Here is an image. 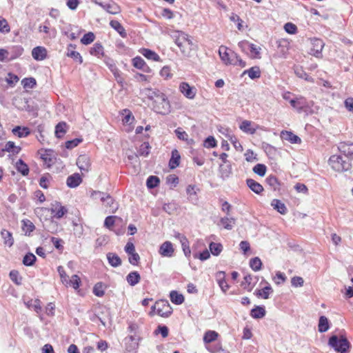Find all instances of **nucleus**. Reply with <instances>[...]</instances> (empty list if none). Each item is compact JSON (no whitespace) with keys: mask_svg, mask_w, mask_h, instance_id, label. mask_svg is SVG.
I'll return each mask as SVG.
<instances>
[{"mask_svg":"<svg viewBox=\"0 0 353 353\" xmlns=\"http://www.w3.org/2000/svg\"><path fill=\"white\" fill-rule=\"evenodd\" d=\"M142 94L152 101V108L156 112L166 114L170 112V102L166 96L161 91L145 88L142 90Z\"/></svg>","mask_w":353,"mask_h":353,"instance_id":"f257e3e1","label":"nucleus"},{"mask_svg":"<svg viewBox=\"0 0 353 353\" xmlns=\"http://www.w3.org/2000/svg\"><path fill=\"white\" fill-rule=\"evenodd\" d=\"M328 345L339 353H347L350 347V342L343 336L339 338L336 335H332L329 339Z\"/></svg>","mask_w":353,"mask_h":353,"instance_id":"f03ea898","label":"nucleus"},{"mask_svg":"<svg viewBox=\"0 0 353 353\" xmlns=\"http://www.w3.org/2000/svg\"><path fill=\"white\" fill-rule=\"evenodd\" d=\"M329 164L336 172L348 170L351 167V163L341 155L334 154L329 159Z\"/></svg>","mask_w":353,"mask_h":353,"instance_id":"7ed1b4c3","label":"nucleus"},{"mask_svg":"<svg viewBox=\"0 0 353 353\" xmlns=\"http://www.w3.org/2000/svg\"><path fill=\"white\" fill-rule=\"evenodd\" d=\"M99 196L103 205L109 208L110 213H114L117 210L119 205L110 194L94 191L92 196Z\"/></svg>","mask_w":353,"mask_h":353,"instance_id":"20e7f679","label":"nucleus"},{"mask_svg":"<svg viewBox=\"0 0 353 353\" xmlns=\"http://www.w3.org/2000/svg\"><path fill=\"white\" fill-rule=\"evenodd\" d=\"M92 1L110 14H117L121 12L120 7L112 0H92Z\"/></svg>","mask_w":353,"mask_h":353,"instance_id":"39448f33","label":"nucleus"},{"mask_svg":"<svg viewBox=\"0 0 353 353\" xmlns=\"http://www.w3.org/2000/svg\"><path fill=\"white\" fill-rule=\"evenodd\" d=\"M174 40L183 54H186L192 45V41L189 39L188 35L183 32H178Z\"/></svg>","mask_w":353,"mask_h":353,"instance_id":"423d86ee","label":"nucleus"},{"mask_svg":"<svg viewBox=\"0 0 353 353\" xmlns=\"http://www.w3.org/2000/svg\"><path fill=\"white\" fill-rule=\"evenodd\" d=\"M152 309L157 310V313L162 317H168L172 313V308L167 301H157Z\"/></svg>","mask_w":353,"mask_h":353,"instance_id":"0eeeda50","label":"nucleus"},{"mask_svg":"<svg viewBox=\"0 0 353 353\" xmlns=\"http://www.w3.org/2000/svg\"><path fill=\"white\" fill-rule=\"evenodd\" d=\"M77 165L83 172H88L90 166V159L86 154L80 155L77 160Z\"/></svg>","mask_w":353,"mask_h":353,"instance_id":"6e6552de","label":"nucleus"},{"mask_svg":"<svg viewBox=\"0 0 353 353\" xmlns=\"http://www.w3.org/2000/svg\"><path fill=\"white\" fill-rule=\"evenodd\" d=\"M338 149L347 158L353 159V143L341 142L338 145Z\"/></svg>","mask_w":353,"mask_h":353,"instance_id":"1a4fd4ad","label":"nucleus"},{"mask_svg":"<svg viewBox=\"0 0 353 353\" xmlns=\"http://www.w3.org/2000/svg\"><path fill=\"white\" fill-rule=\"evenodd\" d=\"M174 250L171 242L165 241L161 244L159 248V254L165 257H171L173 256Z\"/></svg>","mask_w":353,"mask_h":353,"instance_id":"9d476101","label":"nucleus"},{"mask_svg":"<svg viewBox=\"0 0 353 353\" xmlns=\"http://www.w3.org/2000/svg\"><path fill=\"white\" fill-rule=\"evenodd\" d=\"M179 90L183 94V95L188 99H192L195 97V88L190 87V85L186 82H182L180 84Z\"/></svg>","mask_w":353,"mask_h":353,"instance_id":"9b49d317","label":"nucleus"},{"mask_svg":"<svg viewBox=\"0 0 353 353\" xmlns=\"http://www.w3.org/2000/svg\"><path fill=\"white\" fill-rule=\"evenodd\" d=\"M312 48H311V51L312 52V54L316 57H320L324 47L323 41L319 39H314L312 41Z\"/></svg>","mask_w":353,"mask_h":353,"instance_id":"f8f14e48","label":"nucleus"},{"mask_svg":"<svg viewBox=\"0 0 353 353\" xmlns=\"http://www.w3.org/2000/svg\"><path fill=\"white\" fill-rule=\"evenodd\" d=\"M50 210L52 214H54V216L57 219L62 218L68 212L66 208L61 205L59 203H56L53 205Z\"/></svg>","mask_w":353,"mask_h":353,"instance_id":"ddd939ff","label":"nucleus"},{"mask_svg":"<svg viewBox=\"0 0 353 353\" xmlns=\"http://www.w3.org/2000/svg\"><path fill=\"white\" fill-rule=\"evenodd\" d=\"M32 55L34 59L37 61H41L46 59L47 51L45 48L37 46L33 48L32 51Z\"/></svg>","mask_w":353,"mask_h":353,"instance_id":"4468645a","label":"nucleus"},{"mask_svg":"<svg viewBox=\"0 0 353 353\" xmlns=\"http://www.w3.org/2000/svg\"><path fill=\"white\" fill-rule=\"evenodd\" d=\"M281 137L283 140L288 141L291 143H300L301 141L298 136L288 131H282L281 132Z\"/></svg>","mask_w":353,"mask_h":353,"instance_id":"2eb2a0df","label":"nucleus"},{"mask_svg":"<svg viewBox=\"0 0 353 353\" xmlns=\"http://www.w3.org/2000/svg\"><path fill=\"white\" fill-rule=\"evenodd\" d=\"M1 236L3 240V244L5 246L10 248L13 245L14 241L12 234L10 232L6 229H3L1 231Z\"/></svg>","mask_w":353,"mask_h":353,"instance_id":"dca6fc26","label":"nucleus"},{"mask_svg":"<svg viewBox=\"0 0 353 353\" xmlns=\"http://www.w3.org/2000/svg\"><path fill=\"white\" fill-rule=\"evenodd\" d=\"M239 128L244 132L253 134L256 132L257 125L253 126L250 121L245 120L241 123Z\"/></svg>","mask_w":353,"mask_h":353,"instance_id":"f3484780","label":"nucleus"},{"mask_svg":"<svg viewBox=\"0 0 353 353\" xmlns=\"http://www.w3.org/2000/svg\"><path fill=\"white\" fill-rule=\"evenodd\" d=\"M216 279L221 290L223 292H226L230 286L225 280V272L222 271L218 272L216 274Z\"/></svg>","mask_w":353,"mask_h":353,"instance_id":"a211bd4d","label":"nucleus"},{"mask_svg":"<svg viewBox=\"0 0 353 353\" xmlns=\"http://www.w3.org/2000/svg\"><path fill=\"white\" fill-rule=\"evenodd\" d=\"M106 256L108 263L112 267L117 268L121 265V259L116 253L108 252Z\"/></svg>","mask_w":353,"mask_h":353,"instance_id":"6ab92c4d","label":"nucleus"},{"mask_svg":"<svg viewBox=\"0 0 353 353\" xmlns=\"http://www.w3.org/2000/svg\"><path fill=\"white\" fill-rule=\"evenodd\" d=\"M141 276L137 271L130 272L126 276L128 283L131 286H134L139 283Z\"/></svg>","mask_w":353,"mask_h":353,"instance_id":"aec40b11","label":"nucleus"},{"mask_svg":"<svg viewBox=\"0 0 353 353\" xmlns=\"http://www.w3.org/2000/svg\"><path fill=\"white\" fill-rule=\"evenodd\" d=\"M82 181V179L79 174L70 175L67 179V185L70 188L77 187Z\"/></svg>","mask_w":353,"mask_h":353,"instance_id":"412c9836","label":"nucleus"},{"mask_svg":"<svg viewBox=\"0 0 353 353\" xmlns=\"http://www.w3.org/2000/svg\"><path fill=\"white\" fill-rule=\"evenodd\" d=\"M110 26L114 30H115L121 37L125 38L127 37V33L125 32V28L118 21H117V20L110 21Z\"/></svg>","mask_w":353,"mask_h":353,"instance_id":"4be33fe9","label":"nucleus"},{"mask_svg":"<svg viewBox=\"0 0 353 353\" xmlns=\"http://www.w3.org/2000/svg\"><path fill=\"white\" fill-rule=\"evenodd\" d=\"M248 186L256 194H260L263 191V186L258 182L252 179H248L246 181Z\"/></svg>","mask_w":353,"mask_h":353,"instance_id":"5701e85b","label":"nucleus"},{"mask_svg":"<svg viewBox=\"0 0 353 353\" xmlns=\"http://www.w3.org/2000/svg\"><path fill=\"white\" fill-rule=\"evenodd\" d=\"M180 154L176 150H174L172 151V157L169 161V166L171 169H174L179 165L180 161Z\"/></svg>","mask_w":353,"mask_h":353,"instance_id":"b1692460","label":"nucleus"},{"mask_svg":"<svg viewBox=\"0 0 353 353\" xmlns=\"http://www.w3.org/2000/svg\"><path fill=\"white\" fill-rule=\"evenodd\" d=\"M271 205L281 214H285L287 213V208L285 204L279 199H273Z\"/></svg>","mask_w":353,"mask_h":353,"instance_id":"393cba45","label":"nucleus"},{"mask_svg":"<svg viewBox=\"0 0 353 353\" xmlns=\"http://www.w3.org/2000/svg\"><path fill=\"white\" fill-rule=\"evenodd\" d=\"M74 48V46L73 45H69L68 48L67 56L72 58L74 60L78 61L79 63H81L83 62L82 57L78 52L74 51L73 50Z\"/></svg>","mask_w":353,"mask_h":353,"instance_id":"a878e982","label":"nucleus"},{"mask_svg":"<svg viewBox=\"0 0 353 353\" xmlns=\"http://www.w3.org/2000/svg\"><path fill=\"white\" fill-rule=\"evenodd\" d=\"M295 74L301 79H303L309 82H314L312 77H310L301 66H296L294 68Z\"/></svg>","mask_w":353,"mask_h":353,"instance_id":"bb28decb","label":"nucleus"},{"mask_svg":"<svg viewBox=\"0 0 353 353\" xmlns=\"http://www.w3.org/2000/svg\"><path fill=\"white\" fill-rule=\"evenodd\" d=\"M141 53L148 59L159 61L160 60V57L154 51L143 48L141 50Z\"/></svg>","mask_w":353,"mask_h":353,"instance_id":"cd10ccee","label":"nucleus"},{"mask_svg":"<svg viewBox=\"0 0 353 353\" xmlns=\"http://www.w3.org/2000/svg\"><path fill=\"white\" fill-rule=\"evenodd\" d=\"M265 310L264 307L256 306L250 312V315L254 319H262L265 315Z\"/></svg>","mask_w":353,"mask_h":353,"instance_id":"c85d7f7f","label":"nucleus"},{"mask_svg":"<svg viewBox=\"0 0 353 353\" xmlns=\"http://www.w3.org/2000/svg\"><path fill=\"white\" fill-rule=\"evenodd\" d=\"M34 229L35 226L31 221L28 219L22 221V230L25 232L26 235L30 236Z\"/></svg>","mask_w":353,"mask_h":353,"instance_id":"c756f323","label":"nucleus"},{"mask_svg":"<svg viewBox=\"0 0 353 353\" xmlns=\"http://www.w3.org/2000/svg\"><path fill=\"white\" fill-rule=\"evenodd\" d=\"M220 223L225 229L230 230L235 225L236 219L234 218H229L225 216L221 219Z\"/></svg>","mask_w":353,"mask_h":353,"instance_id":"7c9ffc66","label":"nucleus"},{"mask_svg":"<svg viewBox=\"0 0 353 353\" xmlns=\"http://www.w3.org/2000/svg\"><path fill=\"white\" fill-rule=\"evenodd\" d=\"M16 168L22 175L26 176L29 173V168L26 163L21 159H19L16 163Z\"/></svg>","mask_w":353,"mask_h":353,"instance_id":"2f4dec72","label":"nucleus"},{"mask_svg":"<svg viewBox=\"0 0 353 353\" xmlns=\"http://www.w3.org/2000/svg\"><path fill=\"white\" fill-rule=\"evenodd\" d=\"M219 334L213 330L207 331L203 336V342L205 343H210L216 340Z\"/></svg>","mask_w":353,"mask_h":353,"instance_id":"473e14b6","label":"nucleus"},{"mask_svg":"<svg viewBox=\"0 0 353 353\" xmlns=\"http://www.w3.org/2000/svg\"><path fill=\"white\" fill-rule=\"evenodd\" d=\"M290 105L299 110H301L305 105V99L303 97H299L290 101Z\"/></svg>","mask_w":353,"mask_h":353,"instance_id":"72a5a7b5","label":"nucleus"},{"mask_svg":"<svg viewBox=\"0 0 353 353\" xmlns=\"http://www.w3.org/2000/svg\"><path fill=\"white\" fill-rule=\"evenodd\" d=\"M171 301L176 305H180L184 301V297L181 294L176 291H172L170 294Z\"/></svg>","mask_w":353,"mask_h":353,"instance_id":"f704fd0d","label":"nucleus"},{"mask_svg":"<svg viewBox=\"0 0 353 353\" xmlns=\"http://www.w3.org/2000/svg\"><path fill=\"white\" fill-rule=\"evenodd\" d=\"M90 52L92 55L100 57L103 55V48L99 43H96L92 48H90Z\"/></svg>","mask_w":353,"mask_h":353,"instance_id":"c9c22d12","label":"nucleus"},{"mask_svg":"<svg viewBox=\"0 0 353 353\" xmlns=\"http://www.w3.org/2000/svg\"><path fill=\"white\" fill-rule=\"evenodd\" d=\"M3 150L8 152H12L13 154H18L21 150V148L16 146L14 143L12 141H8L5 144Z\"/></svg>","mask_w":353,"mask_h":353,"instance_id":"e433bc0d","label":"nucleus"},{"mask_svg":"<svg viewBox=\"0 0 353 353\" xmlns=\"http://www.w3.org/2000/svg\"><path fill=\"white\" fill-rule=\"evenodd\" d=\"M66 132V123L65 122L59 123L55 127V134L57 138H61Z\"/></svg>","mask_w":353,"mask_h":353,"instance_id":"4c0bfd02","label":"nucleus"},{"mask_svg":"<svg viewBox=\"0 0 353 353\" xmlns=\"http://www.w3.org/2000/svg\"><path fill=\"white\" fill-rule=\"evenodd\" d=\"M329 327L328 319L325 316H321L319 321V331L320 332H325L328 330Z\"/></svg>","mask_w":353,"mask_h":353,"instance_id":"58836bf2","label":"nucleus"},{"mask_svg":"<svg viewBox=\"0 0 353 353\" xmlns=\"http://www.w3.org/2000/svg\"><path fill=\"white\" fill-rule=\"evenodd\" d=\"M37 260L35 255L31 252L26 254L23 259V264L26 266H32Z\"/></svg>","mask_w":353,"mask_h":353,"instance_id":"ea45409f","label":"nucleus"},{"mask_svg":"<svg viewBox=\"0 0 353 353\" xmlns=\"http://www.w3.org/2000/svg\"><path fill=\"white\" fill-rule=\"evenodd\" d=\"M247 73L252 79H258L261 76V71L259 67H252L249 70L244 71V74Z\"/></svg>","mask_w":353,"mask_h":353,"instance_id":"a19ab883","label":"nucleus"},{"mask_svg":"<svg viewBox=\"0 0 353 353\" xmlns=\"http://www.w3.org/2000/svg\"><path fill=\"white\" fill-rule=\"evenodd\" d=\"M12 132L19 137H26L30 134V130L28 128L17 126L12 130Z\"/></svg>","mask_w":353,"mask_h":353,"instance_id":"79ce46f5","label":"nucleus"},{"mask_svg":"<svg viewBox=\"0 0 353 353\" xmlns=\"http://www.w3.org/2000/svg\"><path fill=\"white\" fill-rule=\"evenodd\" d=\"M272 292V289L270 285L265 286L262 290H259L255 292L257 296H261L265 299L269 298L270 293Z\"/></svg>","mask_w":353,"mask_h":353,"instance_id":"37998d69","label":"nucleus"},{"mask_svg":"<svg viewBox=\"0 0 353 353\" xmlns=\"http://www.w3.org/2000/svg\"><path fill=\"white\" fill-rule=\"evenodd\" d=\"M250 268L255 272H257L261 269L262 262L259 257H254L250 261Z\"/></svg>","mask_w":353,"mask_h":353,"instance_id":"c03bdc74","label":"nucleus"},{"mask_svg":"<svg viewBox=\"0 0 353 353\" xmlns=\"http://www.w3.org/2000/svg\"><path fill=\"white\" fill-rule=\"evenodd\" d=\"M209 248L211 253L214 256H218L223 250V246L221 243L214 242L210 243Z\"/></svg>","mask_w":353,"mask_h":353,"instance_id":"a18cd8bd","label":"nucleus"},{"mask_svg":"<svg viewBox=\"0 0 353 353\" xmlns=\"http://www.w3.org/2000/svg\"><path fill=\"white\" fill-rule=\"evenodd\" d=\"M9 51L10 52V58L14 59L22 54L23 49L21 46H14L10 49Z\"/></svg>","mask_w":353,"mask_h":353,"instance_id":"49530a36","label":"nucleus"},{"mask_svg":"<svg viewBox=\"0 0 353 353\" xmlns=\"http://www.w3.org/2000/svg\"><path fill=\"white\" fill-rule=\"evenodd\" d=\"M160 182L159 179L156 176H150L146 181V185L148 188L152 189L158 186Z\"/></svg>","mask_w":353,"mask_h":353,"instance_id":"de8ad7c7","label":"nucleus"},{"mask_svg":"<svg viewBox=\"0 0 353 353\" xmlns=\"http://www.w3.org/2000/svg\"><path fill=\"white\" fill-rule=\"evenodd\" d=\"M228 48L225 46H221L219 50V53L221 59L226 64H228L230 52H228Z\"/></svg>","mask_w":353,"mask_h":353,"instance_id":"09e8293b","label":"nucleus"},{"mask_svg":"<svg viewBox=\"0 0 353 353\" xmlns=\"http://www.w3.org/2000/svg\"><path fill=\"white\" fill-rule=\"evenodd\" d=\"M10 279L17 285H21L22 281V277L19 275V273L17 270H12L9 274Z\"/></svg>","mask_w":353,"mask_h":353,"instance_id":"8fccbe9b","label":"nucleus"},{"mask_svg":"<svg viewBox=\"0 0 353 353\" xmlns=\"http://www.w3.org/2000/svg\"><path fill=\"white\" fill-rule=\"evenodd\" d=\"M150 145L148 142H143L139 148L138 154L140 156L147 157L150 153Z\"/></svg>","mask_w":353,"mask_h":353,"instance_id":"3c124183","label":"nucleus"},{"mask_svg":"<svg viewBox=\"0 0 353 353\" xmlns=\"http://www.w3.org/2000/svg\"><path fill=\"white\" fill-rule=\"evenodd\" d=\"M266 170V166L261 163H258L253 168V172L260 176H263L265 174Z\"/></svg>","mask_w":353,"mask_h":353,"instance_id":"603ef678","label":"nucleus"},{"mask_svg":"<svg viewBox=\"0 0 353 353\" xmlns=\"http://www.w3.org/2000/svg\"><path fill=\"white\" fill-rule=\"evenodd\" d=\"M95 39L94 33L90 32L83 35L81 39V42L84 45H88L91 43Z\"/></svg>","mask_w":353,"mask_h":353,"instance_id":"864d4df0","label":"nucleus"},{"mask_svg":"<svg viewBox=\"0 0 353 353\" xmlns=\"http://www.w3.org/2000/svg\"><path fill=\"white\" fill-rule=\"evenodd\" d=\"M81 283L80 278L77 274L72 276L70 279H68V284L71 285L74 289L77 290L79 288Z\"/></svg>","mask_w":353,"mask_h":353,"instance_id":"5fc2aeb1","label":"nucleus"},{"mask_svg":"<svg viewBox=\"0 0 353 353\" xmlns=\"http://www.w3.org/2000/svg\"><path fill=\"white\" fill-rule=\"evenodd\" d=\"M10 31V26L6 19L0 16V32L8 33Z\"/></svg>","mask_w":353,"mask_h":353,"instance_id":"6e6d98bb","label":"nucleus"},{"mask_svg":"<svg viewBox=\"0 0 353 353\" xmlns=\"http://www.w3.org/2000/svg\"><path fill=\"white\" fill-rule=\"evenodd\" d=\"M93 293L98 297H101L104 295L105 292L103 285L101 283H97L93 288Z\"/></svg>","mask_w":353,"mask_h":353,"instance_id":"4d7b16f0","label":"nucleus"},{"mask_svg":"<svg viewBox=\"0 0 353 353\" xmlns=\"http://www.w3.org/2000/svg\"><path fill=\"white\" fill-rule=\"evenodd\" d=\"M36 80L32 77L26 78L22 80V84L25 88H32L36 85Z\"/></svg>","mask_w":353,"mask_h":353,"instance_id":"13d9d810","label":"nucleus"},{"mask_svg":"<svg viewBox=\"0 0 353 353\" xmlns=\"http://www.w3.org/2000/svg\"><path fill=\"white\" fill-rule=\"evenodd\" d=\"M83 141L81 138H76L65 142V148L67 149H72L77 146Z\"/></svg>","mask_w":353,"mask_h":353,"instance_id":"bf43d9fd","label":"nucleus"},{"mask_svg":"<svg viewBox=\"0 0 353 353\" xmlns=\"http://www.w3.org/2000/svg\"><path fill=\"white\" fill-rule=\"evenodd\" d=\"M57 271H58L59 274V276L61 277L62 283L65 284V285H68V284L69 277L66 274V273H65V272L64 270V268L62 266H59L57 268Z\"/></svg>","mask_w":353,"mask_h":353,"instance_id":"052dcab7","label":"nucleus"},{"mask_svg":"<svg viewBox=\"0 0 353 353\" xmlns=\"http://www.w3.org/2000/svg\"><path fill=\"white\" fill-rule=\"evenodd\" d=\"M266 182L270 186L272 187L274 190H276L278 188V186H279V182H278V180L276 178V176H273V175H270L269 176L267 179H266Z\"/></svg>","mask_w":353,"mask_h":353,"instance_id":"680f3d73","label":"nucleus"},{"mask_svg":"<svg viewBox=\"0 0 353 353\" xmlns=\"http://www.w3.org/2000/svg\"><path fill=\"white\" fill-rule=\"evenodd\" d=\"M203 146L207 148H214L216 146V141L213 137L210 136L204 141Z\"/></svg>","mask_w":353,"mask_h":353,"instance_id":"e2e57ef3","label":"nucleus"},{"mask_svg":"<svg viewBox=\"0 0 353 353\" xmlns=\"http://www.w3.org/2000/svg\"><path fill=\"white\" fill-rule=\"evenodd\" d=\"M284 30L289 34H295L297 31V27L292 23L288 22L285 24Z\"/></svg>","mask_w":353,"mask_h":353,"instance_id":"0e129e2a","label":"nucleus"},{"mask_svg":"<svg viewBox=\"0 0 353 353\" xmlns=\"http://www.w3.org/2000/svg\"><path fill=\"white\" fill-rule=\"evenodd\" d=\"M145 63V61L141 57H136L132 59V64L136 68L141 70Z\"/></svg>","mask_w":353,"mask_h":353,"instance_id":"69168bd1","label":"nucleus"},{"mask_svg":"<svg viewBox=\"0 0 353 353\" xmlns=\"http://www.w3.org/2000/svg\"><path fill=\"white\" fill-rule=\"evenodd\" d=\"M304 280L301 276H294L291 279V283L293 287H302L303 285Z\"/></svg>","mask_w":353,"mask_h":353,"instance_id":"338daca9","label":"nucleus"},{"mask_svg":"<svg viewBox=\"0 0 353 353\" xmlns=\"http://www.w3.org/2000/svg\"><path fill=\"white\" fill-rule=\"evenodd\" d=\"M140 260V256L138 253L134 252L129 255V263L133 265H137Z\"/></svg>","mask_w":353,"mask_h":353,"instance_id":"774afa93","label":"nucleus"}]
</instances>
